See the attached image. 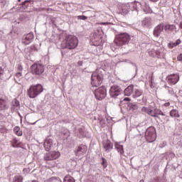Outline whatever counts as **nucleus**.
Segmentation results:
<instances>
[{
    "mask_svg": "<svg viewBox=\"0 0 182 182\" xmlns=\"http://www.w3.org/2000/svg\"><path fill=\"white\" fill-rule=\"evenodd\" d=\"M124 102H130V100H132V99L129 98V97H125L124 99Z\"/></svg>",
    "mask_w": 182,
    "mask_h": 182,
    "instance_id": "f704fd0d",
    "label": "nucleus"
},
{
    "mask_svg": "<svg viewBox=\"0 0 182 182\" xmlns=\"http://www.w3.org/2000/svg\"><path fill=\"white\" fill-rule=\"evenodd\" d=\"M107 90L106 87H101L95 91V96L97 100H102L106 97Z\"/></svg>",
    "mask_w": 182,
    "mask_h": 182,
    "instance_id": "9d476101",
    "label": "nucleus"
},
{
    "mask_svg": "<svg viewBox=\"0 0 182 182\" xmlns=\"http://www.w3.org/2000/svg\"><path fill=\"white\" fill-rule=\"evenodd\" d=\"M13 106L16 110H18V108L19 107V101L14 100L13 101Z\"/></svg>",
    "mask_w": 182,
    "mask_h": 182,
    "instance_id": "cd10ccee",
    "label": "nucleus"
},
{
    "mask_svg": "<svg viewBox=\"0 0 182 182\" xmlns=\"http://www.w3.org/2000/svg\"><path fill=\"white\" fill-rule=\"evenodd\" d=\"M63 182H75V178L70 175H67L65 176Z\"/></svg>",
    "mask_w": 182,
    "mask_h": 182,
    "instance_id": "a878e982",
    "label": "nucleus"
},
{
    "mask_svg": "<svg viewBox=\"0 0 182 182\" xmlns=\"http://www.w3.org/2000/svg\"><path fill=\"white\" fill-rule=\"evenodd\" d=\"M60 157V152L53 151L46 153L44 156V160H46V161H50V160H58Z\"/></svg>",
    "mask_w": 182,
    "mask_h": 182,
    "instance_id": "1a4fd4ad",
    "label": "nucleus"
},
{
    "mask_svg": "<svg viewBox=\"0 0 182 182\" xmlns=\"http://www.w3.org/2000/svg\"><path fill=\"white\" fill-rule=\"evenodd\" d=\"M179 28H181V29H182V23H180Z\"/></svg>",
    "mask_w": 182,
    "mask_h": 182,
    "instance_id": "79ce46f5",
    "label": "nucleus"
},
{
    "mask_svg": "<svg viewBox=\"0 0 182 182\" xmlns=\"http://www.w3.org/2000/svg\"><path fill=\"white\" fill-rule=\"evenodd\" d=\"M17 68H18V70H19L20 72H22V70H23V68L20 64L18 65Z\"/></svg>",
    "mask_w": 182,
    "mask_h": 182,
    "instance_id": "2f4dec72",
    "label": "nucleus"
},
{
    "mask_svg": "<svg viewBox=\"0 0 182 182\" xmlns=\"http://www.w3.org/2000/svg\"><path fill=\"white\" fill-rule=\"evenodd\" d=\"M16 77H22V73L18 72L16 74Z\"/></svg>",
    "mask_w": 182,
    "mask_h": 182,
    "instance_id": "72a5a7b5",
    "label": "nucleus"
},
{
    "mask_svg": "<svg viewBox=\"0 0 182 182\" xmlns=\"http://www.w3.org/2000/svg\"><path fill=\"white\" fill-rule=\"evenodd\" d=\"M14 134H16V136H22L23 133L21 130V128L19 127H14Z\"/></svg>",
    "mask_w": 182,
    "mask_h": 182,
    "instance_id": "393cba45",
    "label": "nucleus"
},
{
    "mask_svg": "<svg viewBox=\"0 0 182 182\" xmlns=\"http://www.w3.org/2000/svg\"><path fill=\"white\" fill-rule=\"evenodd\" d=\"M163 31H164V25L163 23L159 24L154 29V36H155L156 38H159V36L161 35V32H163Z\"/></svg>",
    "mask_w": 182,
    "mask_h": 182,
    "instance_id": "f8f14e48",
    "label": "nucleus"
},
{
    "mask_svg": "<svg viewBox=\"0 0 182 182\" xmlns=\"http://www.w3.org/2000/svg\"><path fill=\"white\" fill-rule=\"evenodd\" d=\"M154 53L156 54L157 58H160V51L159 50H155Z\"/></svg>",
    "mask_w": 182,
    "mask_h": 182,
    "instance_id": "473e14b6",
    "label": "nucleus"
},
{
    "mask_svg": "<svg viewBox=\"0 0 182 182\" xmlns=\"http://www.w3.org/2000/svg\"><path fill=\"white\" fill-rule=\"evenodd\" d=\"M178 60H181L182 61V54L179 55L177 58Z\"/></svg>",
    "mask_w": 182,
    "mask_h": 182,
    "instance_id": "c9c22d12",
    "label": "nucleus"
},
{
    "mask_svg": "<svg viewBox=\"0 0 182 182\" xmlns=\"http://www.w3.org/2000/svg\"><path fill=\"white\" fill-rule=\"evenodd\" d=\"M43 92V86L41 84L32 85L27 90V95L30 99H35Z\"/></svg>",
    "mask_w": 182,
    "mask_h": 182,
    "instance_id": "f257e3e1",
    "label": "nucleus"
},
{
    "mask_svg": "<svg viewBox=\"0 0 182 182\" xmlns=\"http://www.w3.org/2000/svg\"><path fill=\"white\" fill-rule=\"evenodd\" d=\"M100 25H109V23H100Z\"/></svg>",
    "mask_w": 182,
    "mask_h": 182,
    "instance_id": "ea45409f",
    "label": "nucleus"
},
{
    "mask_svg": "<svg viewBox=\"0 0 182 182\" xmlns=\"http://www.w3.org/2000/svg\"><path fill=\"white\" fill-rule=\"evenodd\" d=\"M6 109H8V103L6 102V100L0 98V112H2Z\"/></svg>",
    "mask_w": 182,
    "mask_h": 182,
    "instance_id": "a211bd4d",
    "label": "nucleus"
},
{
    "mask_svg": "<svg viewBox=\"0 0 182 182\" xmlns=\"http://www.w3.org/2000/svg\"><path fill=\"white\" fill-rule=\"evenodd\" d=\"M31 73L36 76H41L45 72V66L39 63H33L31 68Z\"/></svg>",
    "mask_w": 182,
    "mask_h": 182,
    "instance_id": "39448f33",
    "label": "nucleus"
},
{
    "mask_svg": "<svg viewBox=\"0 0 182 182\" xmlns=\"http://www.w3.org/2000/svg\"><path fill=\"white\" fill-rule=\"evenodd\" d=\"M164 106H165V107H168V106H170V102H166L164 104Z\"/></svg>",
    "mask_w": 182,
    "mask_h": 182,
    "instance_id": "4c0bfd02",
    "label": "nucleus"
},
{
    "mask_svg": "<svg viewBox=\"0 0 182 182\" xmlns=\"http://www.w3.org/2000/svg\"><path fill=\"white\" fill-rule=\"evenodd\" d=\"M102 166H103L104 168H106V167H107V161L105 158H102Z\"/></svg>",
    "mask_w": 182,
    "mask_h": 182,
    "instance_id": "c756f323",
    "label": "nucleus"
},
{
    "mask_svg": "<svg viewBox=\"0 0 182 182\" xmlns=\"http://www.w3.org/2000/svg\"><path fill=\"white\" fill-rule=\"evenodd\" d=\"M77 18L78 19H82V21H86V19H87V16H78Z\"/></svg>",
    "mask_w": 182,
    "mask_h": 182,
    "instance_id": "7c9ffc66",
    "label": "nucleus"
},
{
    "mask_svg": "<svg viewBox=\"0 0 182 182\" xmlns=\"http://www.w3.org/2000/svg\"><path fill=\"white\" fill-rule=\"evenodd\" d=\"M171 117H180V114H178V111L177 109H172L170 112Z\"/></svg>",
    "mask_w": 182,
    "mask_h": 182,
    "instance_id": "b1692460",
    "label": "nucleus"
},
{
    "mask_svg": "<svg viewBox=\"0 0 182 182\" xmlns=\"http://www.w3.org/2000/svg\"><path fill=\"white\" fill-rule=\"evenodd\" d=\"M167 79L168 83H169V85H176L177 82L180 80V76H178V74H173L168 75Z\"/></svg>",
    "mask_w": 182,
    "mask_h": 182,
    "instance_id": "ddd939ff",
    "label": "nucleus"
},
{
    "mask_svg": "<svg viewBox=\"0 0 182 182\" xmlns=\"http://www.w3.org/2000/svg\"><path fill=\"white\" fill-rule=\"evenodd\" d=\"M129 11H130V4H123L122 6V13L123 15H127V14L129 13Z\"/></svg>",
    "mask_w": 182,
    "mask_h": 182,
    "instance_id": "412c9836",
    "label": "nucleus"
},
{
    "mask_svg": "<svg viewBox=\"0 0 182 182\" xmlns=\"http://www.w3.org/2000/svg\"><path fill=\"white\" fill-rule=\"evenodd\" d=\"M4 72H5V70H4V68L0 66V82H1V80H2V78L4 77Z\"/></svg>",
    "mask_w": 182,
    "mask_h": 182,
    "instance_id": "c85d7f7f",
    "label": "nucleus"
},
{
    "mask_svg": "<svg viewBox=\"0 0 182 182\" xmlns=\"http://www.w3.org/2000/svg\"><path fill=\"white\" fill-rule=\"evenodd\" d=\"M145 137L147 141L149 143H153V141H155L157 137L156 134V128L153 127L148 128L145 133Z\"/></svg>",
    "mask_w": 182,
    "mask_h": 182,
    "instance_id": "0eeeda50",
    "label": "nucleus"
},
{
    "mask_svg": "<svg viewBox=\"0 0 182 182\" xmlns=\"http://www.w3.org/2000/svg\"><path fill=\"white\" fill-rule=\"evenodd\" d=\"M134 85H130L128 86L124 90V96H132L133 93L134 92Z\"/></svg>",
    "mask_w": 182,
    "mask_h": 182,
    "instance_id": "dca6fc26",
    "label": "nucleus"
},
{
    "mask_svg": "<svg viewBox=\"0 0 182 182\" xmlns=\"http://www.w3.org/2000/svg\"><path fill=\"white\" fill-rule=\"evenodd\" d=\"M14 142L15 143H18V141H16V139L14 140Z\"/></svg>",
    "mask_w": 182,
    "mask_h": 182,
    "instance_id": "c03bdc74",
    "label": "nucleus"
},
{
    "mask_svg": "<svg viewBox=\"0 0 182 182\" xmlns=\"http://www.w3.org/2000/svg\"><path fill=\"white\" fill-rule=\"evenodd\" d=\"M180 43H181V40L178 39L175 43H169L168 44V48H169V49H173V48H176V46H178V45H180Z\"/></svg>",
    "mask_w": 182,
    "mask_h": 182,
    "instance_id": "4be33fe9",
    "label": "nucleus"
},
{
    "mask_svg": "<svg viewBox=\"0 0 182 182\" xmlns=\"http://www.w3.org/2000/svg\"><path fill=\"white\" fill-rule=\"evenodd\" d=\"M115 149L117 150L118 153L122 154H124V150L123 149V146L119 144H115Z\"/></svg>",
    "mask_w": 182,
    "mask_h": 182,
    "instance_id": "5701e85b",
    "label": "nucleus"
},
{
    "mask_svg": "<svg viewBox=\"0 0 182 182\" xmlns=\"http://www.w3.org/2000/svg\"><path fill=\"white\" fill-rule=\"evenodd\" d=\"M86 151H87V146L81 144L77 147L75 151V155L78 157H82V156H85V154H86Z\"/></svg>",
    "mask_w": 182,
    "mask_h": 182,
    "instance_id": "9b49d317",
    "label": "nucleus"
},
{
    "mask_svg": "<svg viewBox=\"0 0 182 182\" xmlns=\"http://www.w3.org/2000/svg\"><path fill=\"white\" fill-rule=\"evenodd\" d=\"M114 42L118 46L127 45L130 42V36L127 33H120L115 37Z\"/></svg>",
    "mask_w": 182,
    "mask_h": 182,
    "instance_id": "7ed1b4c3",
    "label": "nucleus"
},
{
    "mask_svg": "<svg viewBox=\"0 0 182 182\" xmlns=\"http://www.w3.org/2000/svg\"><path fill=\"white\" fill-rule=\"evenodd\" d=\"M77 65H78V66H82V65H83V61H79V62L77 63Z\"/></svg>",
    "mask_w": 182,
    "mask_h": 182,
    "instance_id": "e433bc0d",
    "label": "nucleus"
},
{
    "mask_svg": "<svg viewBox=\"0 0 182 182\" xmlns=\"http://www.w3.org/2000/svg\"><path fill=\"white\" fill-rule=\"evenodd\" d=\"M141 112L144 113H146L149 114V116H151V117H159V116H166L164 113H163V111L160 110L157 108H151V107H143L141 108Z\"/></svg>",
    "mask_w": 182,
    "mask_h": 182,
    "instance_id": "20e7f679",
    "label": "nucleus"
},
{
    "mask_svg": "<svg viewBox=\"0 0 182 182\" xmlns=\"http://www.w3.org/2000/svg\"><path fill=\"white\" fill-rule=\"evenodd\" d=\"M141 95H143V90L135 88L134 90V93L132 94V97H134V99H136V97H140Z\"/></svg>",
    "mask_w": 182,
    "mask_h": 182,
    "instance_id": "6ab92c4d",
    "label": "nucleus"
},
{
    "mask_svg": "<svg viewBox=\"0 0 182 182\" xmlns=\"http://www.w3.org/2000/svg\"><path fill=\"white\" fill-rule=\"evenodd\" d=\"M33 38H35L33 33H28L27 35H25L23 36L22 43H23L24 45H29V43H31L32 41H33Z\"/></svg>",
    "mask_w": 182,
    "mask_h": 182,
    "instance_id": "4468645a",
    "label": "nucleus"
},
{
    "mask_svg": "<svg viewBox=\"0 0 182 182\" xmlns=\"http://www.w3.org/2000/svg\"><path fill=\"white\" fill-rule=\"evenodd\" d=\"M64 42L65 43V48L70 50L75 49L79 45L77 37L72 35L67 36Z\"/></svg>",
    "mask_w": 182,
    "mask_h": 182,
    "instance_id": "f03ea898",
    "label": "nucleus"
},
{
    "mask_svg": "<svg viewBox=\"0 0 182 182\" xmlns=\"http://www.w3.org/2000/svg\"><path fill=\"white\" fill-rule=\"evenodd\" d=\"M139 182H144V180H141Z\"/></svg>",
    "mask_w": 182,
    "mask_h": 182,
    "instance_id": "a18cd8bd",
    "label": "nucleus"
},
{
    "mask_svg": "<svg viewBox=\"0 0 182 182\" xmlns=\"http://www.w3.org/2000/svg\"><path fill=\"white\" fill-rule=\"evenodd\" d=\"M122 92H123V90L119 85H112L109 90V96L114 99H116L117 96L122 95Z\"/></svg>",
    "mask_w": 182,
    "mask_h": 182,
    "instance_id": "6e6552de",
    "label": "nucleus"
},
{
    "mask_svg": "<svg viewBox=\"0 0 182 182\" xmlns=\"http://www.w3.org/2000/svg\"><path fill=\"white\" fill-rule=\"evenodd\" d=\"M150 1H151L152 2H157V1L159 0H150Z\"/></svg>",
    "mask_w": 182,
    "mask_h": 182,
    "instance_id": "37998d69",
    "label": "nucleus"
},
{
    "mask_svg": "<svg viewBox=\"0 0 182 182\" xmlns=\"http://www.w3.org/2000/svg\"><path fill=\"white\" fill-rule=\"evenodd\" d=\"M164 31H170L171 32H173V31H176V27L174 24H165L164 26Z\"/></svg>",
    "mask_w": 182,
    "mask_h": 182,
    "instance_id": "aec40b11",
    "label": "nucleus"
},
{
    "mask_svg": "<svg viewBox=\"0 0 182 182\" xmlns=\"http://www.w3.org/2000/svg\"><path fill=\"white\" fill-rule=\"evenodd\" d=\"M102 146H103V149H105L107 153H109L110 150L113 149V144H112V142L109 139L103 141Z\"/></svg>",
    "mask_w": 182,
    "mask_h": 182,
    "instance_id": "2eb2a0df",
    "label": "nucleus"
},
{
    "mask_svg": "<svg viewBox=\"0 0 182 182\" xmlns=\"http://www.w3.org/2000/svg\"><path fill=\"white\" fill-rule=\"evenodd\" d=\"M79 134L82 137H86V130L85 129V127L79 129Z\"/></svg>",
    "mask_w": 182,
    "mask_h": 182,
    "instance_id": "bb28decb",
    "label": "nucleus"
},
{
    "mask_svg": "<svg viewBox=\"0 0 182 182\" xmlns=\"http://www.w3.org/2000/svg\"><path fill=\"white\" fill-rule=\"evenodd\" d=\"M29 2V1H25L24 2L22 3V5H25L26 4H28Z\"/></svg>",
    "mask_w": 182,
    "mask_h": 182,
    "instance_id": "58836bf2",
    "label": "nucleus"
},
{
    "mask_svg": "<svg viewBox=\"0 0 182 182\" xmlns=\"http://www.w3.org/2000/svg\"><path fill=\"white\" fill-rule=\"evenodd\" d=\"M132 109H137V106L136 105H132Z\"/></svg>",
    "mask_w": 182,
    "mask_h": 182,
    "instance_id": "a19ab883",
    "label": "nucleus"
},
{
    "mask_svg": "<svg viewBox=\"0 0 182 182\" xmlns=\"http://www.w3.org/2000/svg\"><path fill=\"white\" fill-rule=\"evenodd\" d=\"M53 144V141L51 139H47L44 142V148L46 151H49L50 150V147Z\"/></svg>",
    "mask_w": 182,
    "mask_h": 182,
    "instance_id": "f3484780",
    "label": "nucleus"
},
{
    "mask_svg": "<svg viewBox=\"0 0 182 182\" xmlns=\"http://www.w3.org/2000/svg\"><path fill=\"white\" fill-rule=\"evenodd\" d=\"M103 83V75L97 72L93 73L91 77V85L93 87H99Z\"/></svg>",
    "mask_w": 182,
    "mask_h": 182,
    "instance_id": "423d86ee",
    "label": "nucleus"
}]
</instances>
